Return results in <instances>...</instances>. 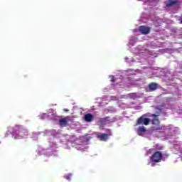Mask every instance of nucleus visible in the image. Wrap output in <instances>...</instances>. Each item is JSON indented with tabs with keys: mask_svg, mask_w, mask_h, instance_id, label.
Segmentation results:
<instances>
[{
	"mask_svg": "<svg viewBox=\"0 0 182 182\" xmlns=\"http://www.w3.org/2000/svg\"><path fill=\"white\" fill-rule=\"evenodd\" d=\"M163 159V153L161 151H156L152 156H151V167H154L156 166V163H161V160Z\"/></svg>",
	"mask_w": 182,
	"mask_h": 182,
	"instance_id": "1",
	"label": "nucleus"
},
{
	"mask_svg": "<svg viewBox=\"0 0 182 182\" xmlns=\"http://www.w3.org/2000/svg\"><path fill=\"white\" fill-rule=\"evenodd\" d=\"M18 137H21V139L28 134V130L26 129L23 128L22 126L17 125L14 127V132Z\"/></svg>",
	"mask_w": 182,
	"mask_h": 182,
	"instance_id": "2",
	"label": "nucleus"
},
{
	"mask_svg": "<svg viewBox=\"0 0 182 182\" xmlns=\"http://www.w3.org/2000/svg\"><path fill=\"white\" fill-rule=\"evenodd\" d=\"M149 123H150L149 118H145L143 116H141L137 119L136 126H139L140 124H144L145 126H149Z\"/></svg>",
	"mask_w": 182,
	"mask_h": 182,
	"instance_id": "3",
	"label": "nucleus"
},
{
	"mask_svg": "<svg viewBox=\"0 0 182 182\" xmlns=\"http://www.w3.org/2000/svg\"><path fill=\"white\" fill-rule=\"evenodd\" d=\"M152 116L154 119L151 120V124L154 126H157V127L154 129V130H161V126H160V120L157 119V115L154 114Z\"/></svg>",
	"mask_w": 182,
	"mask_h": 182,
	"instance_id": "4",
	"label": "nucleus"
},
{
	"mask_svg": "<svg viewBox=\"0 0 182 182\" xmlns=\"http://www.w3.org/2000/svg\"><path fill=\"white\" fill-rule=\"evenodd\" d=\"M139 31L142 35H149L150 33V28L146 26H139Z\"/></svg>",
	"mask_w": 182,
	"mask_h": 182,
	"instance_id": "5",
	"label": "nucleus"
},
{
	"mask_svg": "<svg viewBox=\"0 0 182 182\" xmlns=\"http://www.w3.org/2000/svg\"><path fill=\"white\" fill-rule=\"evenodd\" d=\"M97 139L100 140V141H107L109 139V134L104 133V134H97Z\"/></svg>",
	"mask_w": 182,
	"mask_h": 182,
	"instance_id": "6",
	"label": "nucleus"
},
{
	"mask_svg": "<svg viewBox=\"0 0 182 182\" xmlns=\"http://www.w3.org/2000/svg\"><path fill=\"white\" fill-rule=\"evenodd\" d=\"M178 4V0H167L165 1V5L167 8L173 6V5H177Z\"/></svg>",
	"mask_w": 182,
	"mask_h": 182,
	"instance_id": "7",
	"label": "nucleus"
},
{
	"mask_svg": "<svg viewBox=\"0 0 182 182\" xmlns=\"http://www.w3.org/2000/svg\"><path fill=\"white\" fill-rule=\"evenodd\" d=\"M149 89V92H154V90H157L159 89V85L156 82H151L148 86Z\"/></svg>",
	"mask_w": 182,
	"mask_h": 182,
	"instance_id": "8",
	"label": "nucleus"
},
{
	"mask_svg": "<svg viewBox=\"0 0 182 182\" xmlns=\"http://www.w3.org/2000/svg\"><path fill=\"white\" fill-rule=\"evenodd\" d=\"M95 119V117L93 114L90 113H87L84 116V119L85 122H87L88 123H90V122H93V119Z\"/></svg>",
	"mask_w": 182,
	"mask_h": 182,
	"instance_id": "9",
	"label": "nucleus"
},
{
	"mask_svg": "<svg viewBox=\"0 0 182 182\" xmlns=\"http://www.w3.org/2000/svg\"><path fill=\"white\" fill-rule=\"evenodd\" d=\"M59 124L61 127H66V126H68V120H66V118L60 119L59 120Z\"/></svg>",
	"mask_w": 182,
	"mask_h": 182,
	"instance_id": "10",
	"label": "nucleus"
},
{
	"mask_svg": "<svg viewBox=\"0 0 182 182\" xmlns=\"http://www.w3.org/2000/svg\"><path fill=\"white\" fill-rule=\"evenodd\" d=\"M146 127H144V126L142 127H139L138 128V133H146Z\"/></svg>",
	"mask_w": 182,
	"mask_h": 182,
	"instance_id": "11",
	"label": "nucleus"
},
{
	"mask_svg": "<svg viewBox=\"0 0 182 182\" xmlns=\"http://www.w3.org/2000/svg\"><path fill=\"white\" fill-rule=\"evenodd\" d=\"M110 77H111V82H116V80H114V77L113 75H111Z\"/></svg>",
	"mask_w": 182,
	"mask_h": 182,
	"instance_id": "12",
	"label": "nucleus"
},
{
	"mask_svg": "<svg viewBox=\"0 0 182 182\" xmlns=\"http://www.w3.org/2000/svg\"><path fill=\"white\" fill-rule=\"evenodd\" d=\"M157 150H163V146H156Z\"/></svg>",
	"mask_w": 182,
	"mask_h": 182,
	"instance_id": "13",
	"label": "nucleus"
},
{
	"mask_svg": "<svg viewBox=\"0 0 182 182\" xmlns=\"http://www.w3.org/2000/svg\"><path fill=\"white\" fill-rule=\"evenodd\" d=\"M162 156H164V157H168V154L165 153V154H162Z\"/></svg>",
	"mask_w": 182,
	"mask_h": 182,
	"instance_id": "14",
	"label": "nucleus"
},
{
	"mask_svg": "<svg viewBox=\"0 0 182 182\" xmlns=\"http://www.w3.org/2000/svg\"><path fill=\"white\" fill-rule=\"evenodd\" d=\"M64 112H69V109H64Z\"/></svg>",
	"mask_w": 182,
	"mask_h": 182,
	"instance_id": "15",
	"label": "nucleus"
},
{
	"mask_svg": "<svg viewBox=\"0 0 182 182\" xmlns=\"http://www.w3.org/2000/svg\"><path fill=\"white\" fill-rule=\"evenodd\" d=\"M181 23L182 24V18H181Z\"/></svg>",
	"mask_w": 182,
	"mask_h": 182,
	"instance_id": "16",
	"label": "nucleus"
},
{
	"mask_svg": "<svg viewBox=\"0 0 182 182\" xmlns=\"http://www.w3.org/2000/svg\"><path fill=\"white\" fill-rule=\"evenodd\" d=\"M8 129H9V131L11 130V128H8Z\"/></svg>",
	"mask_w": 182,
	"mask_h": 182,
	"instance_id": "17",
	"label": "nucleus"
},
{
	"mask_svg": "<svg viewBox=\"0 0 182 182\" xmlns=\"http://www.w3.org/2000/svg\"><path fill=\"white\" fill-rule=\"evenodd\" d=\"M109 136H112V134H109Z\"/></svg>",
	"mask_w": 182,
	"mask_h": 182,
	"instance_id": "18",
	"label": "nucleus"
}]
</instances>
